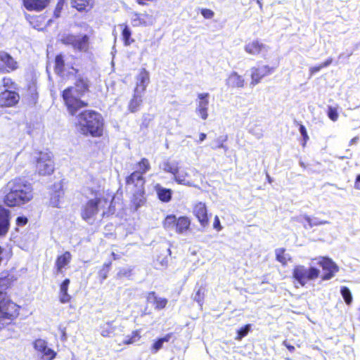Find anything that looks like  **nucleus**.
<instances>
[{
	"label": "nucleus",
	"mask_w": 360,
	"mask_h": 360,
	"mask_svg": "<svg viewBox=\"0 0 360 360\" xmlns=\"http://www.w3.org/2000/svg\"><path fill=\"white\" fill-rule=\"evenodd\" d=\"M5 194L4 202L8 207L21 206L32 198V187L27 181L15 178L8 181L3 188Z\"/></svg>",
	"instance_id": "obj_1"
},
{
	"label": "nucleus",
	"mask_w": 360,
	"mask_h": 360,
	"mask_svg": "<svg viewBox=\"0 0 360 360\" xmlns=\"http://www.w3.org/2000/svg\"><path fill=\"white\" fill-rule=\"evenodd\" d=\"M319 276V269L314 266L307 268L304 265H295L292 271L293 281L297 282L302 287L310 281L317 279Z\"/></svg>",
	"instance_id": "obj_4"
},
{
	"label": "nucleus",
	"mask_w": 360,
	"mask_h": 360,
	"mask_svg": "<svg viewBox=\"0 0 360 360\" xmlns=\"http://www.w3.org/2000/svg\"><path fill=\"white\" fill-rule=\"evenodd\" d=\"M274 70V68L269 65H262L252 69L251 84H258L264 77L270 75Z\"/></svg>",
	"instance_id": "obj_15"
},
{
	"label": "nucleus",
	"mask_w": 360,
	"mask_h": 360,
	"mask_svg": "<svg viewBox=\"0 0 360 360\" xmlns=\"http://www.w3.org/2000/svg\"><path fill=\"white\" fill-rule=\"evenodd\" d=\"M210 94L208 93H200L198 94L197 107L195 112L200 117L205 120L208 117V105Z\"/></svg>",
	"instance_id": "obj_14"
},
{
	"label": "nucleus",
	"mask_w": 360,
	"mask_h": 360,
	"mask_svg": "<svg viewBox=\"0 0 360 360\" xmlns=\"http://www.w3.org/2000/svg\"><path fill=\"white\" fill-rule=\"evenodd\" d=\"M108 202L104 198H95L89 200L82 206L81 215L85 221H89L94 219L98 211L104 208Z\"/></svg>",
	"instance_id": "obj_7"
},
{
	"label": "nucleus",
	"mask_w": 360,
	"mask_h": 360,
	"mask_svg": "<svg viewBox=\"0 0 360 360\" xmlns=\"http://www.w3.org/2000/svg\"><path fill=\"white\" fill-rule=\"evenodd\" d=\"M11 278L6 272L0 274V291L5 292V290L11 285Z\"/></svg>",
	"instance_id": "obj_35"
},
{
	"label": "nucleus",
	"mask_w": 360,
	"mask_h": 360,
	"mask_svg": "<svg viewBox=\"0 0 360 360\" xmlns=\"http://www.w3.org/2000/svg\"><path fill=\"white\" fill-rule=\"evenodd\" d=\"M176 222V218L174 215L167 216L163 223V226L165 229H172L175 227Z\"/></svg>",
	"instance_id": "obj_42"
},
{
	"label": "nucleus",
	"mask_w": 360,
	"mask_h": 360,
	"mask_svg": "<svg viewBox=\"0 0 360 360\" xmlns=\"http://www.w3.org/2000/svg\"><path fill=\"white\" fill-rule=\"evenodd\" d=\"M20 96L14 91L6 89L0 94V107H11L18 103Z\"/></svg>",
	"instance_id": "obj_16"
},
{
	"label": "nucleus",
	"mask_w": 360,
	"mask_h": 360,
	"mask_svg": "<svg viewBox=\"0 0 360 360\" xmlns=\"http://www.w3.org/2000/svg\"><path fill=\"white\" fill-rule=\"evenodd\" d=\"M27 223V219L25 217H18L16 219V224L18 226H24Z\"/></svg>",
	"instance_id": "obj_56"
},
{
	"label": "nucleus",
	"mask_w": 360,
	"mask_h": 360,
	"mask_svg": "<svg viewBox=\"0 0 360 360\" xmlns=\"http://www.w3.org/2000/svg\"><path fill=\"white\" fill-rule=\"evenodd\" d=\"M327 115L330 120L336 122L338 120L339 114L336 108L328 106L327 110Z\"/></svg>",
	"instance_id": "obj_44"
},
{
	"label": "nucleus",
	"mask_w": 360,
	"mask_h": 360,
	"mask_svg": "<svg viewBox=\"0 0 360 360\" xmlns=\"http://www.w3.org/2000/svg\"><path fill=\"white\" fill-rule=\"evenodd\" d=\"M139 339V336L138 333L137 332H134L133 333V336L131 338H126L125 340H123V342L125 344H131V343H134L136 341H137Z\"/></svg>",
	"instance_id": "obj_52"
},
{
	"label": "nucleus",
	"mask_w": 360,
	"mask_h": 360,
	"mask_svg": "<svg viewBox=\"0 0 360 360\" xmlns=\"http://www.w3.org/2000/svg\"><path fill=\"white\" fill-rule=\"evenodd\" d=\"M131 34L129 28L127 26H124L122 30V38L126 46H129L133 41V40H130Z\"/></svg>",
	"instance_id": "obj_48"
},
{
	"label": "nucleus",
	"mask_w": 360,
	"mask_h": 360,
	"mask_svg": "<svg viewBox=\"0 0 360 360\" xmlns=\"http://www.w3.org/2000/svg\"><path fill=\"white\" fill-rule=\"evenodd\" d=\"M213 227H214V229H215L217 231H220L222 229V227L221 226V224H220L219 219V217L217 216H216L214 217V223H213Z\"/></svg>",
	"instance_id": "obj_57"
},
{
	"label": "nucleus",
	"mask_w": 360,
	"mask_h": 360,
	"mask_svg": "<svg viewBox=\"0 0 360 360\" xmlns=\"http://www.w3.org/2000/svg\"><path fill=\"white\" fill-rule=\"evenodd\" d=\"M188 170H190L189 168H185L181 170L178 168L176 173L174 175V181L179 184L191 186L192 183L188 180V178L190 176Z\"/></svg>",
	"instance_id": "obj_21"
},
{
	"label": "nucleus",
	"mask_w": 360,
	"mask_h": 360,
	"mask_svg": "<svg viewBox=\"0 0 360 360\" xmlns=\"http://www.w3.org/2000/svg\"><path fill=\"white\" fill-rule=\"evenodd\" d=\"M110 265V262L108 264H104L102 269L99 271L98 276L101 278V282H103L104 280L107 278Z\"/></svg>",
	"instance_id": "obj_47"
},
{
	"label": "nucleus",
	"mask_w": 360,
	"mask_h": 360,
	"mask_svg": "<svg viewBox=\"0 0 360 360\" xmlns=\"http://www.w3.org/2000/svg\"><path fill=\"white\" fill-rule=\"evenodd\" d=\"M18 63L8 53L0 51V72L6 73L15 70Z\"/></svg>",
	"instance_id": "obj_13"
},
{
	"label": "nucleus",
	"mask_w": 360,
	"mask_h": 360,
	"mask_svg": "<svg viewBox=\"0 0 360 360\" xmlns=\"http://www.w3.org/2000/svg\"><path fill=\"white\" fill-rule=\"evenodd\" d=\"M130 275V271L126 269H120L117 273V276L118 278H122L123 276H129Z\"/></svg>",
	"instance_id": "obj_55"
},
{
	"label": "nucleus",
	"mask_w": 360,
	"mask_h": 360,
	"mask_svg": "<svg viewBox=\"0 0 360 360\" xmlns=\"http://www.w3.org/2000/svg\"><path fill=\"white\" fill-rule=\"evenodd\" d=\"M201 14L207 19H210L214 16V12L207 8L202 9Z\"/></svg>",
	"instance_id": "obj_53"
},
{
	"label": "nucleus",
	"mask_w": 360,
	"mask_h": 360,
	"mask_svg": "<svg viewBox=\"0 0 360 360\" xmlns=\"http://www.w3.org/2000/svg\"><path fill=\"white\" fill-rule=\"evenodd\" d=\"M340 292L346 304L349 305L352 302V296L350 290L347 287L343 286L340 289Z\"/></svg>",
	"instance_id": "obj_40"
},
{
	"label": "nucleus",
	"mask_w": 360,
	"mask_h": 360,
	"mask_svg": "<svg viewBox=\"0 0 360 360\" xmlns=\"http://www.w3.org/2000/svg\"><path fill=\"white\" fill-rule=\"evenodd\" d=\"M64 2H65L64 0L58 1V4L56 5V9L54 11V15L56 16V18H58L60 16V13L61 10L63 9Z\"/></svg>",
	"instance_id": "obj_51"
},
{
	"label": "nucleus",
	"mask_w": 360,
	"mask_h": 360,
	"mask_svg": "<svg viewBox=\"0 0 360 360\" xmlns=\"http://www.w3.org/2000/svg\"><path fill=\"white\" fill-rule=\"evenodd\" d=\"M357 316L358 320L360 321V307L357 309Z\"/></svg>",
	"instance_id": "obj_61"
},
{
	"label": "nucleus",
	"mask_w": 360,
	"mask_h": 360,
	"mask_svg": "<svg viewBox=\"0 0 360 360\" xmlns=\"http://www.w3.org/2000/svg\"><path fill=\"white\" fill-rule=\"evenodd\" d=\"M147 300L148 302L153 304L155 306V309L157 310L164 309L167 304V300L166 298L157 296L155 292L148 293Z\"/></svg>",
	"instance_id": "obj_22"
},
{
	"label": "nucleus",
	"mask_w": 360,
	"mask_h": 360,
	"mask_svg": "<svg viewBox=\"0 0 360 360\" xmlns=\"http://www.w3.org/2000/svg\"><path fill=\"white\" fill-rule=\"evenodd\" d=\"M89 0H72V5L78 11H82L89 5Z\"/></svg>",
	"instance_id": "obj_43"
},
{
	"label": "nucleus",
	"mask_w": 360,
	"mask_h": 360,
	"mask_svg": "<svg viewBox=\"0 0 360 360\" xmlns=\"http://www.w3.org/2000/svg\"><path fill=\"white\" fill-rule=\"evenodd\" d=\"M299 129H300V132L302 136V146L303 147H305L307 145V143L309 140V136L307 134L306 127L302 124H299Z\"/></svg>",
	"instance_id": "obj_46"
},
{
	"label": "nucleus",
	"mask_w": 360,
	"mask_h": 360,
	"mask_svg": "<svg viewBox=\"0 0 360 360\" xmlns=\"http://www.w3.org/2000/svg\"><path fill=\"white\" fill-rule=\"evenodd\" d=\"M205 293V289L201 286L198 288V290L193 296V300L196 301L200 307H202L203 303Z\"/></svg>",
	"instance_id": "obj_41"
},
{
	"label": "nucleus",
	"mask_w": 360,
	"mask_h": 360,
	"mask_svg": "<svg viewBox=\"0 0 360 360\" xmlns=\"http://www.w3.org/2000/svg\"><path fill=\"white\" fill-rule=\"evenodd\" d=\"M354 188L360 190V174L357 175L354 181Z\"/></svg>",
	"instance_id": "obj_58"
},
{
	"label": "nucleus",
	"mask_w": 360,
	"mask_h": 360,
	"mask_svg": "<svg viewBox=\"0 0 360 360\" xmlns=\"http://www.w3.org/2000/svg\"><path fill=\"white\" fill-rule=\"evenodd\" d=\"M244 80L237 73H233L229 78V83L234 86H243Z\"/></svg>",
	"instance_id": "obj_38"
},
{
	"label": "nucleus",
	"mask_w": 360,
	"mask_h": 360,
	"mask_svg": "<svg viewBox=\"0 0 360 360\" xmlns=\"http://www.w3.org/2000/svg\"><path fill=\"white\" fill-rule=\"evenodd\" d=\"M145 179L140 171H134L126 179L127 189L131 191L144 189Z\"/></svg>",
	"instance_id": "obj_12"
},
{
	"label": "nucleus",
	"mask_w": 360,
	"mask_h": 360,
	"mask_svg": "<svg viewBox=\"0 0 360 360\" xmlns=\"http://www.w3.org/2000/svg\"><path fill=\"white\" fill-rule=\"evenodd\" d=\"M139 169L137 171H140L141 175L148 172L150 169V165L148 159L142 158L141 161L138 163Z\"/></svg>",
	"instance_id": "obj_39"
},
{
	"label": "nucleus",
	"mask_w": 360,
	"mask_h": 360,
	"mask_svg": "<svg viewBox=\"0 0 360 360\" xmlns=\"http://www.w3.org/2000/svg\"><path fill=\"white\" fill-rule=\"evenodd\" d=\"M54 72L62 79H66L75 75L78 72V70L72 66L69 68L67 65L65 67L64 56L62 54H58L55 58Z\"/></svg>",
	"instance_id": "obj_9"
},
{
	"label": "nucleus",
	"mask_w": 360,
	"mask_h": 360,
	"mask_svg": "<svg viewBox=\"0 0 360 360\" xmlns=\"http://www.w3.org/2000/svg\"><path fill=\"white\" fill-rule=\"evenodd\" d=\"M62 338L64 340L66 339V334L64 330H62Z\"/></svg>",
	"instance_id": "obj_62"
},
{
	"label": "nucleus",
	"mask_w": 360,
	"mask_h": 360,
	"mask_svg": "<svg viewBox=\"0 0 360 360\" xmlns=\"http://www.w3.org/2000/svg\"><path fill=\"white\" fill-rule=\"evenodd\" d=\"M207 137V135L205 133H200L199 136V143L202 142Z\"/></svg>",
	"instance_id": "obj_59"
},
{
	"label": "nucleus",
	"mask_w": 360,
	"mask_h": 360,
	"mask_svg": "<svg viewBox=\"0 0 360 360\" xmlns=\"http://www.w3.org/2000/svg\"><path fill=\"white\" fill-rule=\"evenodd\" d=\"M304 218V220L307 222L309 227H313L314 226H319V225L323 224V222H321V221L320 222L313 221L312 219L309 216H305Z\"/></svg>",
	"instance_id": "obj_54"
},
{
	"label": "nucleus",
	"mask_w": 360,
	"mask_h": 360,
	"mask_svg": "<svg viewBox=\"0 0 360 360\" xmlns=\"http://www.w3.org/2000/svg\"><path fill=\"white\" fill-rule=\"evenodd\" d=\"M247 334H248V325H245L241 329L238 330L237 336L236 337V339L238 340H240Z\"/></svg>",
	"instance_id": "obj_50"
},
{
	"label": "nucleus",
	"mask_w": 360,
	"mask_h": 360,
	"mask_svg": "<svg viewBox=\"0 0 360 360\" xmlns=\"http://www.w3.org/2000/svg\"><path fill=\"white\" fill-rule=\"evenodd\" d=\"M257 3H258L259 7L262 8V3L259 0H257Z\"/></svg>",
	"instance_id": "obj_63"
},
{
	"label": "nucleus",
	"mask_w": 360,
	"mask_h": 360,
	"mask_svg": "<svg viewBox=\"0 0 360 360\" xmlns=\"http://www.w3.org/2000/svg\"><path fill=\"white\" fill-rule=\"evenodd\" d=\"M193 212L203 228L207 227L209 225L207 210L205 203L201 202L196 203L194 205Z\"/></svg>",
	"instance_id": "obj_17"
},
{
	"label": "nucleus",
	"mask_w": 360,
	"mask_h": 360,
	"mask_svg": "<svg viewBox=\"0 0 360 360\" xmlns=\"http://www.w3.org/2000/svg\"><path fill=\"white\" fill-rule=\"evenodd\" d=\"M72 259V255L70 252L66 251L62 255L57 257L56 260V267L58 273H62L63 268L69 264Z\"/></svg>",
	"instance_id": "obj_24"
},
{
	"label": "nucleus",
	"mask_w": 360,
	"mask_h": 360,
	"mask_svg": "<svg viewBox=\"0 0 360 360\" xmlns=\"http://www.w3.org/2000/svg\"><path fill=\"white\" fill-rule=\"evenodd\" d=\"M276 259L280 262L283 266H286L291 260V257L289 254L286 253V250L284 248H279L275 250Z\"/></svg>",
	"instance_id": "obj_27"
},
{
	"label": "nucleus",
	"mask_w": 360,
	"mask_h": 360,
	"mask_svg": "<svg viewBox=\"0 0 360 360\" xmlns=\"http://www.w3.org/2000/svg\"><path fill=\"white\" fill-rule=\"evenodd\" d=\"M50 0H23L25 7L29 11H40L49 4Z\"/></svg>",
	"instance_id": "obj_20"
},
{
	"label": "nucleus",
	"mask_w": 360,
	"mask_h": 360,
	"mask_svg": "<svg viewBox=\"0 0 360 360\" xmlns=\"http://www.w3.org/2000/svg\"><path fill=\"white\" fill-rule=\"evenodd\" d=\"M115 327L112 322H106L101 326V334L103 337H109L114 332Z\"/></svg>",
	"instance_id": "obj_36"
},
{
	"label": "nucleus",
	"mask_w": 360,
	"mask_h": 360,
	"mask_svg": "<svg viewBox=\"0 0 360 360\" xmlns=\"http://www.w3.org/2000/svg\"><path fill=\"white\" fill-rule=\"evenodd\" d=\"M160 168L164 172L171 173L174 175L176 173V170L179 168L177 162H170L168 160L162 162L160 165Z\"/></svg>",
	"instance_id": "obj_32"
},
{
	"label": "nucleus",
	"mask_w": 360,
	"mask_h": 360,
	"mask_svg": "<svg viewBox=\"0 0 360 360\" xmlns=\"http://www.w3.org/2000/svg\"><path fill=\"white\" fill-rule=\"evenodd\" d=\"M332 63H333V58H328L323 63H321V64H319L318 65H316V66L310 68H309V74H310V75L311 76L314 75L316 72H319L321 69H323L324 68H326L328 65H330Z\"/></svg>",
	"instance_id": "obj_37"
},
{
	"label": "nucleus",
	"mask_w": 360,
	"mask_h": 360,
	"mask_svg": "<svg viewBox=\"0 0 360 360\" xmlns=\"http://www.w3.org/2000/svg\"><path fill=\"white\" fill-rule=\"evenodd\" d=\"M33 347L38 355L44 358L45 360H53L56 356V352L49 346L48 342L44 339H37L33 342Z\"/></svg>",
	"instance_id": "obj_10"
},
{
	"label": "nucleus",
	"mask_w": 360,
	"mask_h": 360,
	"mask_svg": "<svg viewBox=\"0 0 360 360\" xmlns=\"http://www.w3.org/2000/svg\"><path fill=\"white\" fill-rule=\"evenodd\" d=\"M167 251L168 252V254L170 255L171 251H170V250L169 248L167 249Z\"/></svg>",
	"instance_id": "obj_64"
},
{
	"label": "nucleus",
	"mask_w": 360,
	"mask_h": 360,
	"mask_svg": "<svg viewBox=\"0 0 360 360\" xmlns=\"http://www.w3.org/2000/svg\"><path fill=\"white\" fill-rule=\"evenodd\" d=\"M266 51V46L259 41H254L249 48V53L259 54Z\"/></svg>",
	"instance_id": "obj_34"
},
{
	"label": "nucleus",
	"mask_w": 360,
	"mask_h": 360,
	"mask_svg": "<svg viewBox=\"0 0 360 360\" xmlns=\"http://www.w3.org/2000/svg\"><path fill=\"white\" fill-rule=\"evenodd\" d=\"M18 315V307L6 297V292L0 291V319L13 320Z\"/></svg>",
	"instance_id": "obj_6"
},
{
	"label": "nucleus",
	"mask_w": 360,
	"mask_h": 360,
	"mask_svg": "<svg viewBox=\"0 0 360 360\" xmlns=\"http://www.w3.org/2000/svg\"><path fill=\"white\" fill-rule=\"evenodd\" d=\"M142 96L143 94L134 91L133 98L130 100L128 105V109L131 112L134 113L139 110L143 101Z\"/></svg>",
	"instance_id": "obj_25"
},
{
	"label": "nucleus",
	"mask_w": 360,
	"mask_h": 360,
	"mask_svg": "<svg viewBox=\"0 0 360 360\" xmlns=\"http://www.w3.org/2000/svg\"><path fill=\"white\" fill-rule=\"evenodd\" d=\"M319 264L323 271V274L321 276L322 281L330 280L339 271L338 266L331 259L328 257H323L319 262Z\"/></svg>",
	"instance_id": "obj_11"
},
{
	"label": "nucleus",
	"mask_w": 360,
	"mask_h": 360,
	"mask_svg": "<svg viewBox=\"0 0 360 360\" xmlns=\"http://www.w3.org/2000/svg\"><path fill=\"white\" fill-rule=\"evenodd\" d=\"M89 38L86 34L73 35L65 34L61 38V42L68 46H71L75 50L86 52L89 49Z\"/></svg>",
	"instance_id": "obj_8"
},
{
	"label": "nucleus",
	"mask_w": 360,
	"mask_h": 360,
	"mask_svg": "<svg viewBox=\"0 0 360 360\" xmlns=\"http://www.w3.org/2000/svg\"><path fill=\"white\" fill-rule=\"evenodd\" d=\"M131 192L133 193V198L131 200L132 205L134 210H137L145 203L146 198L144 197V189H142L141 191L136 190Z\"/></svg>",
	"instance_id": "obj_26"
},
{
	"label": "nucleus",
	"mask_w": 360,
	"mask_h": 360,
	"mask_svg": "<svg viewBox=\"0 0 360 360\" xmlns=\"http://www.w3.org/2000/svg\"><path fill=\"white\" fill-rule=\"evenodd\" d=\"M64 193L62 190L61 184L54 185V191L51 195L50 205L53 207H58L60 199L63 197Z\"/></svg>",
	"instance_id": "obj_23"
},
{
	"label": "nucleus",
	"mask_w": 360,
	"mask_h": 360,
	"mask_svg": "<svg viewBox=\"0 0 360 360\" xmlns=\"http://www.w3.org/2000/svg\"><path fill=\"white\" fill-rule=\"evenodd\" d=\"M155 191L161 201L167 202L171 200L172 194V191L171 189L165 188L158 184L155 186Z\"/></svg>",
	"instance_id": "obj_29"
},
{
	"label": "nucleus",
	"mask_w": 360,
	"mask_h": 360,
	"mask_svg": "<svg viewBox=\"0 0 360 360\" xmlns=\"http://www.w3.org/2000/svg\"><path fill=\"white\" fill-rule=\"evenodd\" d=\"M11 212L0 205V236H4L10 228Z\"/></svg>",
	"instance_id": "obj_18"
},
{
	"label": "nucleus",
	"mask_w": 360,
	"mask_h": 360,
	"mask_svg": "<svg viewBox=\"0 0 360 360\" xmlns=\"http://www.w3.org/2000/svg\"><path fill=\"white\" fill-rule=\"evenodd\" d=\"M191 224V221L188 217H181L176 219V231L178 233H183L185 231H186Z\"/></svg>",
	"instance_id": "obj_30"
},
{
	"label": "nucleus",
	"mask_w": 360,
	"mask_h": 360,
	"mask_svg": "<svg viewBox=\"0 0 360 360\" xmlns=\"http://www.w3.org/2000/svg\"><path fill=\"white\" fill-rule=\"evenodd\" d=\"M172 333H168L165 335L164 337L159 338L156 340L151 347V352L153 353H156L158 352L162 347L165 342H168L171 338H172Z\"/></svg>",
	"instance_id": "obj_33"
},
{
	"label": "nucleus",
	"mask_w": 360,
	"mask_h": 360,
	"mask_svg": "<svg viewBox=\"0 0 360 360\" xmlns=\"http://www.w3.org/2000/svg\"><path fill=\"white\" fill-rule=\"evenodd\" d=\"M2 84L4 87L8 89H15V84L12 81L11 78L4 77L2 79Z\"/></svg>",
	"instance_id": "obj_49"
},
{
	"label": "nucleus",
	"mask_w": 360,
	"mask_h": 360,
	"mask_svg": "<svg viewBox=\"0 0 360 360\" xmlns=\"http://www.w3.org/2000/svg\"><path fill=\"white\" fill-rule=\"evenodd\" d=\"M228 139L227 135H223L217 137L214 139L211 143V148L213 150H217L219 148H222L225 153L228 150L229 148L224 144Z\"/></svg>",
	"instance_id": "obj_31"
},
{
	"label": "nucleus",
	"mask_w": 360,
	"mask_h": 360,
	"mask_svg": "<svg viewBox=\"0 0 360 360\" xmlns=\"http://www.w3.org/2000/svg\"><path fill=\"white\" fill-rule=\"evenodd\" d=\"M149 73L146 69H142L137 77L136 86L134 91L143 94L149 83Z\"/></svg>",
	"instance_id": "obj_19"
},
{
	"label": "nucleus",
	"mask_w": 360,
	"mask_h": 360,
	"mask_svg": "<svg viewBox=\"0 0 360 360\" xmlns=\"http://www.w3.org/2000/svg\"><path fill=\"white\" fill-rule=\"evenodd\" d=\"M286 347H288V349L290 351V352H292L294 349H295V347L292 345H286Z\"/></svg>",
	"instance_id": "obj_60"
},
{
	"label": "nucleus",
	"mask_w": 360,
	"mask_h": 360,
	"mask_svg": "<svg viewBox=\"0 0 360 360\" xmlns=\"http://www.w3.org/2000/svg\"><path fill=\"white\" fill-rule=\"evenodd\" d=\"M168 265V257L167 255L165 256H159L157 258V263L155 264L156 269H165Z\"/></svg>",
	"instance_id": "obj_45"
},
{
	"label": "nucleus",
	"mask_w": 360,
	"mask_h": 360,
	"mask_svg": "<svg viewBox=\"0 0 360 360\" xmlns=\"http://www.w3.org/2000/svg\"><path fill=\"white\" fill-rule=\"evenodd\" d=\"M36 170L39 175H49L54 171L52 154L49 152H39L34 157Z\"/></svg>",
	"instance_id": "obj_5"
},
{
	"label": "nucleus",
	"mask_w": 360,
	"mask_h": 360,
	"mask_svg": "<svg viewBox=\"0 0 360 360\" xmlns=\"http://www.w3.org/2000/svg\"><path fill=\"white\" fill-rule=\"evenodd\" d=\"M70 281L68 278L65 279L60 286V301L62 303H68L70 300V295L68 293V286Z\"/></svg>",
	"instance_id": "obj_28"
},
{
	"label": "nucleus",
	"mask_w": 360,
	"mask_h": 360,
	"mask_svg": "<svg viewBox=\"0 0 360 360\" xmlns=\"http://www.w3.org/2000/svg\"><path fill=\"white\" fill-rule=\"evenodd\" d=\"M72 77L76 79L75 86L65 89L62 96L69 112L73 115L79 108L87 106V103L81 101L80 97L89 91V82L78 72Z\"/></svg>",
	"instance_id": "obj_2"
},
{
	"label": "nucleus",
	"mask_w": 360,
	"mask_h": 360,
	"mask_svg": "<svg viewBox=\"0 0 360 360\" xmlns=\"http://www.w3.org/2000/svg\"><path fill=\"white\" fill-rule=\"evenodd\" d=\"M103 119L100 114L93 110H85L77 117V127L83 134L101 136L103 134Z\"/></svg>",
	"instance_id": "obj_3"
}]
</instances>
